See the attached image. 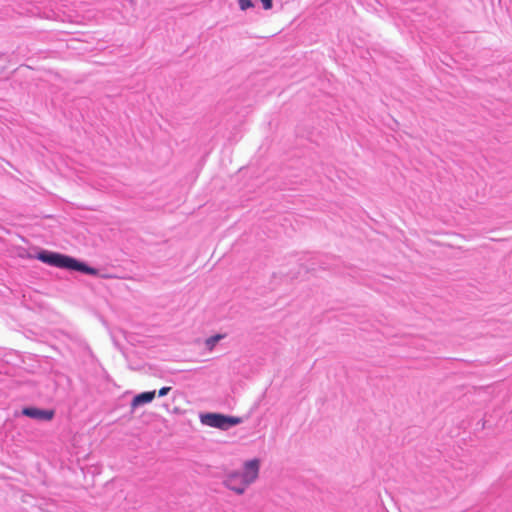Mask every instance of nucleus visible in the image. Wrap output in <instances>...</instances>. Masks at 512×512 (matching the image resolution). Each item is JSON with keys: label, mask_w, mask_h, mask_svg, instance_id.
I'll return each mask as SVG.
<instances>
[{"label": "nucleus", "mask_w": 512, "mask_h": 512, "mask_svg": "<svg viewBox=\"0 0 512 512\" xmlns=\"http://www.w3.org/2000/svg\"><path fill=\"white\" fill-rule=\"evenodd\" d=\"M224 338L222 334L213 335L205 340V347L207 350L212 351L216 344Z\"/></svg>", "instance_id": "6"}, {"label": "nucleus", "mask_w": 512, "mask_h": 512, "mask_svg": "<svg viewBox=\"0 0 512 512\" xmlns=\"http://www.w3.org/2000/svg\"><path fill=\"white\" fill-rule=\"evenodd\" d=\"M155 395H156V391H145V392L139 393L133 398L131 405L133 408H136L138 406L150 403L155 398Z\"/></svg>", "instance_id": "5"}, {"label": "nucleus", "mask_w": 512, "mask_h": 512, "mask_svg": "<svg viewBox=\"0 0 512 512\" xmlns=\"http://www.w3.org/2000/svg\"><path fill=\"white\" fill-rule=\"evenodd\" d=\"M201 421L203 424L227 430L233 426H236L242 422L241 418L235 416H227L218 413H207L202 416Z\"/></svg>", "instance_id": "3"}, {"label": "nucleus", "mask_w": 512, "mask_h": 512, "mask_svg": "<svg viewBox=\"0 0 512 512\" xmlns=\"http://www.w3.org/2000/svg\"><path fill=\"white\" fill-rule=\"evenodd\" d=\"M261 2L263 4V8L268 10L272 7L273 0H261Z\"/></svg>", "instance_id": "9"}, {"label": "nucleus", "mask_w": 512, "mask_h": 512, "mask_svg": "<svg viewBox=\"0 0 512 512\" xmlns=\"http://www.w3.org/2000/svg\"><path fill=\"white\" fill-rule=\"evenodd\" d=\"M259 460L252 459L245 462L243 470L240 472L231 473L225 484L227 488L233 490L237 494H242L248 485L256 480L259 473Z\"/></svg>", "instance_id": "2"}, {"label": "nucleus", "mask_w": 512, "mask_h": 512, "mask_svg": "<svg viewBox=\"0 0 512 512\" xmlns=\"http://www.w3.org/2000/svg\"><path fill=\"white\" fill-rule=\"evenodd\" d=\"M238 3L242 11L254 7V2L252 0H238Z\"/></svg>", "instance_id": "7"}, {"label": "nucleus", "mask_w": 512, "mask_h": 512, "mask_svg": "<svg viewBox=\"0 0 512 512\" xmlns=\"http://www.w3.org/2000/svg\"><path fill=\"white\" fill-rule=\"evenodd\" d=\"M171 390V387H168V386H165V387H162L159 391H158V396L159 397H164L166 396Z\"/></svg>", "instance_id": "8"}, {"label": "nucleus", "mask_w": 512, "mask_h": 512, "mask_svg": "<svg viewBox=\"0 0 512 512\" xmlns=\"http://www.w3.org/2000/svg\"><path fill=\"white\" fill-rule=\"evenodd\" d=\"M22 414L36 420L49 421L54 416L53 410L40 409L36 407H25Z\"/></svg>", "instance_id": "4"}, {"label": "nucleus", "mask_w": 512, "mask_h": 512, "mask_svg": "<svg viewBox=\"0 0 512 512\" xmlns=\"http://www.w3.org/2000/svg\"><path fill=\"white\" fill-rule=\"evenodd\" d=\"M36 258L45 264L57 268L77 271L87 275H96L98 273L97 269L88 266L85 262L57 252L41 250Z\"/></svg>", "instance_id": "1"}]
</instances>
